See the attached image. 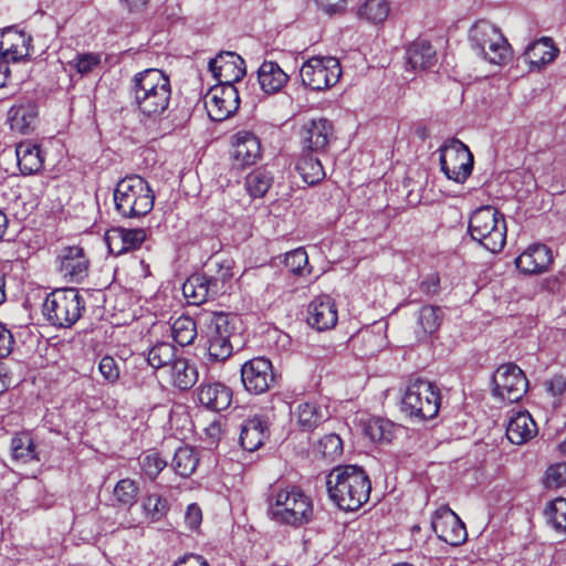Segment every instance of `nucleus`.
Masks as SVG:
<instances>
[{"label":"nucleus","instance_id":"20","mask_svg":"<svg viewBox=\"0 0 566 566\" xmlns=\"http://www.w3.org/2000/svg\"><path fill=\"white\" fill-rule=\"evenodd\" d=\"M32 38L22 31L8 29L2 33L0 54L2 61L19 62L30 55Z\"/></svg>","mask_w":566,"mask_h":566},{"label":"nucleus","instance_id":"46","mask_svg":"<svg viewBox=\"0 0 566 566\" xmlns=\"http://www.w3.org/2000/svg\"><path fill=\"white\" fill-rule=\"evenodd\" d=\"M207 338V358L210 363H224L233 353V346L227 338Z\"/></svg>","mask_w":566,"mask_h":566},{"label":"nucleus","instance_id":"9","mask_svg":"<svg viewBox=\"0 0 566 566\" xmlns=\"http://www.w3.org/2000/svg\"><path fill=\"white\" fill-rule=\"evenodd\" d=\"M340 75L339 61L333 56H313L305 61L300 69L303 85L314 91L334 86Z\"/></svg>","mask_w":566,"mask_h":566},{"label":"nucleus","instance_id":"36","mask_svg":"<svg viewBox=\"0 0 566 566\" xmlns=\"http://www.w3.org/2000/svg\"><path fill=\"white\" fill-rule=\"evenodd\" d=\"M296 170L303 181L311 186L318 184L326 176L321 160L311 154H305L298 159Z\"/></svg>","mask_w":566,"mask_h":566},{"label":"nucleus","instance_id":"41","mask_svg":"<svg viewBox=\"0 0 566 566\" xmlns=\"http://www.w3.org/2000/svg\"><path fill=\"white\" fill-rule=\"evenodd\" d=\"M272 182V175L265 169L259 168L247 176L245 188L251 197L262 198L269 191Z\"/></svg>","mask_w":566,"mask_h":566},{"label":"nucleus","instance_id":"61","mask_svg":"<svg viewBox=\"0 0 566 566\" xmlns=\"http://www.w3.org/2000/svg\"><path fill=\"white\" fill-rule=\"evenodd\" d=\"M316 3L327 13L344 10L348 0H315Z\"/></svg>","mask_w":566,"mask_h":566},{"label":"nucleus","instance_id":"34","mask_svg":"<svg viewBox=\"0 0 566 566\" xmlns=\"http://www.w3.org/2000/svg\"><path fill=\"white\" fill-rule=\"evenodd\" d=\"M10 450L12 458L22 463L39 460L36 446L30 432L22 431L13 436L10 442Z\"/></svg>","mask_w":566,"mask_h":566},{"label":"nucleus","instance_id":"24","mask_svg":"<svg viewBox=\"0 0 566 566\" xmlns=\"http://www.w3.org/2000/svg\"><path fill=\"white\" fill-rule=\"evenodd\" d=\"M268 437V422L262 417L254 416L242 423L239 441L244 450L253 452L264 443Z\"/></svg>","mask_w":566,"mask_h":566},{"label":"nucleus","instance_id":"40","mask_svg":"<svg viewBox=\"0 0 566 566\" xmlns=\"http://www.w3.org/2000/svg\"><path fill=\"white\" fill-rule=\"evenodd\" d=\"M442 322V310L439 306H422L418 315V324L421 327L419 338L427 337L437 332Z\"/></svg>","mask_w":566,"mask_h":566},{"label":"nucleus","instance_id":"12","mask_svg":"<svg viewBox=\"0 0 566 566\" xmlns=\"http://www.w3.org/2000/svg\"><path fill=\"white\" fill-rule=\"evenodd\" d=\"M240 373L244 389L252 395L266 392L276 380L271 360L262 356L245 361Z\"/></svg>","mask_w":566,"mask_h":566},{"label":"nucleus","instance_id":"26","mask_svg":"<svg viewBox=\"0 0 566 566\" xmlns=\"http://www.w3.org/2000/svg\"><path fill=\"white\" fill-rule=\"evenodd\" d=\"M537 426L527 411H520L512 416L506 426V437L513 443L521 446L534 438Z\"/></svg>","mask_w":566,"mask_h":566},{"label":"nucleus","instance_id":"56","mask_svg":"<svg viewBox=\"0 0 566 566\" xmlns=\"http://www.w3.org/2000/svg\"><path fill=\"white\" fill-rule=\"evenodd\" d=\"M222 437V426L220 421H212L203 429L202 441L209 447H216Z\"/></svg>","mask_w":566,"mask_h":566},{"label":"nucleus","instance_id":"53","mask_svg":"<svg viewBox=\"0 0 566 566\" xmlns=\"http://www.w3.org/2000/svg\"><path fill=\"white\" fill-rule=\"evenodd\" d=\"M545 484L549 489H557L566 484V462L553 464L546 470Z\"/></svg>","mask_w":566,"mask_h":566},{"label":"nucleus","instance_id":"32","mask_svg":"<svg viewBox=\"0 0 566 566\" xmlns=\"http://www.w3.org/2000/svg\"><path fill=\"white\" fill-rule=\"evenodd\" d=\"M18 166L23 175H33L43 168V155L40 147L30 142L20 143L15 148Z\"/></svg>","mask_w":566,"mask_h":566},{"label":"nucleus","instance_id":"57","mask_svg":"<svg viewBox=\"0 0 566 566\" xmlns=\"http://www.w3.org/2000/svg\"><path fill=\"white\" fill-rule=\"evenodd\" d=\"M202 521V512L196 503L189 504L185 514V522L190 530H197Z\"/></svg>","mask_w":566,"mask_h":566},{"label":"nucleus","instance_id":"43","mask_svg":"<svg viewBox=\"0 0 566 566\" xmlns=\"http://www.w3.org/2000/svg\"><path fill=\"white\" fill-rule=\"evenodd\" d=\"M175 356V346L169 343L163 342L157 343L149 349L147 361L153 368L159 369L166 366L170 367L171 364L177 359Z\"/></svg>","mask_w":566,"mask_h":566},{"label":"nucleus","instance_id":"2","mask_svg":"<svg viewBox=\"0 0 566 566\" xmlns=\"http://www.w3.org/2000/svg\"><path fill=\"white\" fill-rule=\"evenodd\" d=\"M329 499L343 511H356L370 495L371 483L358 465H338L326 478Z\"/></svg>","mask_w":566,"mask_h":566},{"label":"nucleus","instance_id":"37","mask_svg":"<svg viewBox=\"0 0 566 566\" xmlns=\"http://www.w3.org/2000/svg\"><path fill=\"white\" fill-rule=\"evenodd\" d=\"M198 463L199 457L196 450L191 447L185 446L176 450L171 461V468L178 475L188 478L195 472Z\"/></svg>","mask_w":566,"mask_h":566},{"label":"nucleus","instance_id":"62","mask_svg":"<svg viewBox=\"0 0 566 566\" xmlns=\"http://www.w3.org/2000/svg\"><path fill=\"white\" fill-rule=\"evenodd\" d=\"M120 4L133 14L142 13L147 9L149 0H119Z\"/></svg>","mask_w":566,"mask_h":566},{"label":"nucleus","instance_id":"27","mask_svg":"<svg viewBox=\"0 0 566 566\" xmlns=\"http://www.w3.org/2000/svg\"><path fill=\"white\" fill-rule=\"evenodd\" d=\"M211 285V281L206 279L203 273H197L184 283L182 293L189 303L199 305L218 296Z\"/></svg>","mask_w":566,"mask_h":566},{"label":"nucleus","instance_id":"14","mask_svg":"<svg viewBox=\"0 0 566 566\" xmlns=\"http://www.w3.org/2000/svg\"><path fill=\"white\" fill-rule=\"evenodd\" d=\"M60 274L72 283H81L88 274L90 261L80 245L62 247L56 256Z\"/></svg>","mask_w":566,"mask_h":566},{"label":"nucleus","instance_id":"7","mask_svg":"<svg viewBox=\"0 0 566 566\" xmlns=\"http://www.w3.org/2000/svg\"><path fill=\"white\" fill-rule=\"evenodd\" d=\"M85 311L84 297L76 289H57L51 292L43 303L45 318L56 327L73 326Z\"/></svg>","mask_w":566,"mask_h":566},{"label":"nucleus","instance_id":"8","mask_svg":"<svg viewBox=\"0 0 566 566\" xmlns=\"http://www.w3.org/2000/svg\"><path fill=\"white\" fill-rule=\"evenodd\" d=\"M440 391L438 387L423 379H417L405 390L401 409L409 417L420 421L434 418L440 409Z\"/></svg>","mask_w":566,"mask_h":566},{"label":"nucleus","instance_id":"19","mask_svg":"<svg viewBox=\"0 0 566 566\" xmlns=\"http://www.w3.org/2000/svg\"><path fill=\"white\" fill-rule=\"evenodd\" d=\"M432 521V527L443 542L458 546L467 539V530L463 522L450 509L446 507L437 512Z\"/></svg>","mask_w":566,"mask_h":566},{"label":"nucleus","instance_id":"16","mask_svg":"<svg viewBox=\"0 0 566 566\" xmlns=\"http://www.w3.org/2000/svg\"><path fill=\"white\" fill-rule=\"evenodd\" d=\"M217 85H234L245 74L244 60L234 52H221L209 61Z\"/></svg>","mask_w":566,"mask_h":566},{"label":"nucleus","instance_id":"38","mask_svg":"<svg viewBox=\"0 0 566 566\" xmlns=\"http://www.w3.org/2000/svg\"><path fill=\"white\" fill-rule=\"evenodd\" d=\"M547 524L557 533L566 534V499L556 497L544 511Z\"/></svg>","mask_w":566,"mask_h":566},{"label":"nucleus","instance_id":"3","mask_svg":"<svg viewBox=\"0 0 566 566\" xmlns=\"http://www.w3.org/2000/svg\"><path fill=\"white\" fill-rule=\"evenodd\" d=\"M268 513L276 523L300 527L312 521L313 501L298 486L274 488L268 497Z\"/></svg>","mask_w":566,"mask_h":566},{"label":"nucleus","instance_id":"39","mask_svg":"<svg viewBox=\"0 0 566 566\" xmlns=\"http://www.w3.org/2000/svg\"><path fill=\"white\" fill-rule=\"evenodd\" d=\"M171 335L180 346L190 345L197 337V325L190 316H179L171 325Z\"/></svg>","mask_w":566,"mask_h":566},{"label":"nucleus","instance_id":"47","mask_svg":"<svg viewBox=\"0 0 566 566\" xmlns=\"http://www.w3.org/2000/svg\"><path fill=\"white\" fill-rule=\"evenodd\" d=\"M143 509L147 518L151 522H157L167 514L169 505L161 495L149 494L143 502Z\"/></svg>","mask_w":566,"mask_h":566},{"label":"nucleus","instance_id":"60","mask_svg":"<svg viewBox=\"0 0 566 566\" xmlns=\"http://www.w3.org/2000/svg\"><path fill=\"white\" fill-rule=\"evenodd\" d=\"M439 284V276L436 274H431L420 283V290L427 295H433L438 293Z\"/></svg>","mask_w":566,"mask_h":566},{"label":"nucleus","instance_id":"17","mask_svg":"<svg viewBox=\"0 0 566 566\" xmlns=\"http://www.w3.org/2000/svg\"><path fill=\"white\" fill-rule=\"evenodd\" d=\"M337 321V306L331 296H316L308 304L306 322L312 328L318 332L328 331L335 327Z\"/></svg>","mask_w":566,"mask_h":566},{"label":"nucleus","instance_id":"25","mask_svg":"<svg viewBox=\"0 0 566 566\" xmlns=\"http://www.w3.org/2000/svg\"><path fill=\"white\" fill-rule=\"evenodd\" d=\"M437 62V52L431 43L423 39L411 42L406 50V63L412 71L430 69Z\"/></svg>","mask_w":566,"mask_h":566},{"label":"nucleus","instance_id":"11","mask_svg":"<svg viewBox=\"0 0 566 566\" xmlns=\"http://www.w3.org/2000/svg\"><path fill=\"white\" fill-rule=\"evenodd\" d=\"M493 395L503 401L517 402L528 389L524 371L515 364L501 365L493 375Z\"/></svg>","mask_w":566,"mask_h":566},{"label":"nucleus","instance_id":"29","mask_svg":"<svg viewBox=\"0 0 566 566\" xmlns=\"http://www.w3.org/2000/svg\"><path fill=\"white\" fill-rule=\"evenodd\" d=\"M558 49L549 38H542L528 44L525 49L524 57L531 66L541 69L553 62L557 56Z\"/></svg>","mask_w":566,"mask_h":566},{"label":"nucleus","instance_id":"52","mask_svg":"<svg viewBox=\"0 0 566 566\" xmlns=\"http://www.w3.org/2000/svg\"><path fill=\"white\" fill-rule=\"evenodd\" d=\"M139 463L144 474H146L149 479L157 478L158 474L167 465L166 460L161 459L155 451H148L144 453L139 459Z\"/></svg>","mask_w":566,"mask_h":566},{"label":"nucleus","instance_id":"50","mask_svg":"<svg viewBox=\"0 0 566 566\" xmlns=\"http://www.w3.org/2000/svg\"><path fill=\"white\" fill-rule=\"evenodd\" d=\"M101 61L102 55L99 53H78L69 62V66L71 70L74 69L78 74L86 75L98 67Z\"/></svg>","mask_w":566,"mask_h":566},{"label":"nucleus","instance_id":"22","mask_svg":"<svg viewBox=\"0 0 566 566\" xmlns=\"http://www.w3.org/2000/svg\"><path fill=\"white\" fill-rule=\"evenodd\" d=\"M292 418L303 431H313L329 417L328 410L316 401H303L291 411Z\"/></svg>","mask_w":566,"mask_h":566},{"label":"nucleus","instance_id":"49","mask_svg":"<svg viewBox=\"0 0 566 566\" xmlns=\"http://www.w3.org/2000/svg\"><path fill=\"white\" fill-rule=\"evenodd\" d=\"M285 268L295 275H303L305 272L311 273L308 265V256L304 248L294 249L285 254Z\"/></svg>","mask_w":566,"mask_h":566},{"label":"nucleus","instance_id":"30","mask_svg":"<svg viewBox=\"0 0 566 566\" xmlns=\"http://www.w3.org/2000/svg\"><path fill=\"white\" fill-rule=\"evenodd\" d=\"M38 109L33 103L13 105L8 112L10 128L20 134H28L34 128Z\"/></svg>","mask_w":566,"mask_h":566},{"label":"nucleus","instance_id":"21","mask_svg":"<svg viewBox=\"0 0 566 566\" xmlns=\"http://www.w3.org/2000/svg\"><path fill=\"white\" fill-rule=\"evenodd\" d=\"M552 261L549 248L545 244H533L516 258L515 265L525 274H536L546 271Z\"/></svg>","mask_w":566,"mask_h":566},{"label":"nucleus","instance_id":"44","mask_svg":"<svg viewBox=\"0 0 566 566\" xmlns=\"http://www.w3.org/2000/svg\"><path fill=\"white\" fill-rule=\"evenodd\" d=\"M146 239V232L144 229H114L112 235L109 237L111 241L119 240L122 242V248L118 253L135 250L142 245V243Z\"/></svg>","mask_w":566,"mask_h":566},{"label":"nucleus","instance_id":"5","mask_svg":"<svg viewBox=\"0 0 566 566\" xmlns=\"http://www.w3.org/2000/svg\"><path fill=\"white\" fill-rule=\"evenodd\" d=\"M469 234L473 241L492 253H499L506 242L504 216L492 206L473 211L469 220Z\"/></svg>","mask_w":566,"mask_h":566},{"label":"nucleus","instance_id":"51","mask_svg":"<svg viewBox=\"0 0 566 566\" xmlns=\"http://www.w3.org/2000/svg\"><path fill=\"white\" fill-rule=\"evenodd\" d=\"M318 451L331 461L336 460L343 453V441L336 433L324 436L318 442Z\"/></svg>","mask_w":566,"mask_h":566},{"label":"nucleus","instance_id":"10","mask_svg":"<svg viewBox=\"0 0 566 566\" xmlns=\"http://www.w3.org/2000/svg\"><path fill=\"white\" fill-rule=\"evenodd\" d=\"M440 166L450 180L463 184L472 172L473 155L459 139H451L440 148Z\"/></svg>","mask_w":566,"mask_h":566},{"label":"nucleus","instance_id":"35","mask_svg":"<svg viewBox=\"0 0 566 566\" xmlns=\"http://www.w3.org/2000/svg\"><path fill=\"white\" fill-rule=\"evenodd\" d=\"M170 377L175 387L188 390L198 380L197 367L185 358H177L170 366Z\"/></svg>","mask_w":566,"mask_h":566},{"label":"nucleus","instance_id":"31","mask_svg":"<svg viewBox=\"0 0 566 566\" xmlns=\"http://www.w3.org/2000/svg\"><path fill=\"white\" fill-rule=\"evenodd\" d=\"M233 261L231 259L213 258L207 264L206 279L211 281V286L218 295L226 293V285L233 276Z\"/></svg>","mask_w":566,"mask_h":566},{"label":"nucleus","instance_id":"28","mask_svg":"<svg viewBox=\"0 0 566 566\" xmlns=\"http://www.w3.org/2000/svg\"><path fill=\"white\" fill-rule=\"evenodd\" d=\"M258 80L261 88L273 94L281 91L289 81V75L280 67L276 62L264 61L258 71Z\"/></svg>","mask_w":566,"mask_h":566},{"label":"nucleus","instance_id":"13","mask_svg":"<svg viewBox=\"0 0 566 566\" xmlns=\"http://www.w3.org/2000/svg\"><path fill=\"white\" fill-rule=\"evenodd\" d=\"M239 92L234 85H214L205 97L209 117L214 122L229 118L239 107Z\"/></svg>","mask_w":566,"mask_h":566},{"label":"nucleus","instance_id":"1","mask_svg":"<svg viewBox=\"0 0 566 566\" xmlns=\"http://www.w3.org/2000/svg\"><path fill=\"white\" fill-rule=\"evenodd\" d=\"M129 93L138 122L148 129L155 128L169 108L171 99L169 76L158 69L138 72L132 80Z\"/></svg>","mask_w":566,"mask_h":566},{"label":"nucleus","instance_id":"42","mask_svg":"<svg viewBox=\"0 0 566 566\" xmlns=\"http://www.w3.org/2000/svg\"><path fill=\"white\" fill-rule=\"evenodd\" d=\"M365 433L375 442H390L395 437V424L387 419L373 418L366 423Z\"/></svg>","mask_w":566,"mask_h":566},{"label":"nucleus","instance_id":"59","mask_svg":"<svg viewBox=\"0 0 566 566\" xmlns=\"http://www.w3.org/2000/svg\"><path fill=\"white\" fill-rule=\"evenodd\" d=\"M174 566H209V564L202 556L191 553L180 557Z\"/></svg>","mask_w":566,"mask_h":566},{"label":"nucleus","instance_id":"55","mask_svg":"<svg viewBox=\"0 0 566 566\" xmlns=\"http://www.w3.org/2000/svg\"><path fill=\"white\" fill-rule=\"evenodd\" d=\"M98 369L105 381L115 384L119 378V368L115 359L111 356H104L99 364Z\"/></svg>","mask_w":566,"mask_h":566},{"label":"nucleus","instance_id":"6","mask_svg":"<svg viewBox=\"0 0 566 566\" xmlns=\"http://www.w3.org/2000/svg\"><path fill=\"white\" fill-rule=\"evenodd\" d=\"M472 50L491 64L502 65L511 59V46L501 30L488 20H478L469 30Z\"/></svg>","mask_w":566,"mask_h":566},{"label":"nucleus","instance_id":"23","mask_svg":"<svg viewBox=\"0 0 566 566\" xmlns=\"http://www.w3.org/2000/svg\"><path fill=\"white\" fill-rule=\"evenodd\" d=\"M199 402L212 411L226 410L232 400V391L221 382L203 384L197 390Z\"/></svg>","mask_w":566,"mask_h":566},{"label":"nucleus","instance_id":"63","mask_svg":"<svg viewBox=\"0 0 566 566\" xmlns=\"http://www.w3.org/2000/svg\"><path fill=\"white\" fill-rule=\"evenodd\" d=\"M11 384V376L4 366L0 365V395L3 394Z\"/></svg>","mask_w":566,"mask_h":566},{"label":"nucleus","instance_id":"15","mask_svg":"<svg viewBox=\"0 0 566 566\" xmlns=\"http://www.w3.org/2000/svg\"><path fill=\"white\" fill-rule=\"evenodd\" d=\"M298 137L303 150L322 153L333 137L332 123L326 118L306 120L298 130Z\"/></svg>","mask_w":566,"mask_h":566},{"label":"nucleus","instance_id":"33","mask_svg":"<svg viewBox=\"0 0 566 566\" xmlns=\"http://www.w3.org/2000/svg\"><path fill=\"white\" fill-rule=\"evenodd\" d=\"M206 326V337L230 339L235 329V317L223 313L214 312L202 316Z\"/></svg>","mask_w":566,"mask_h":566},{"label":"nucleus","instance_id":"58","mask_svg":"<svg viewBox=\"0 0 566 566\" xmlns=\"http://www.w3.org/2000/svg\"><path fill=\"white\" fill-rule=\"evenodd\" d=\"M13 343L14 339L11 332L0 324V358H4L11 353Z\"/></svg>","mask_w":566,"mask_h":566},{"label":"nucleus","instance_id":"64","mask_svg":"<svg viewBox=\"0 0 566 566\" xmlns=\"http://www.w3.org/2000/svg\"><path fill=\"white\" fill-rule=\"evenodd\" d=\"M10 75L8 63L0 61V88L7 85V81Z\"/></svg>","mask_w":566,"mask_h":566},{"label":"nucleus","instance_id":"48","mask_svg":"<svg viewBox=\"0 0 566 566\" xmlns=\"http://www.w3.org/2000/svg\"><path fill=\"white\" fill-rule=\"evenodd\" d=\"M139 488L134 480L123 479L114 488V497L120 505L132 506L138 495Z\"/></svg>","mask_w":566,"mask_h":566},{"label":"nucleus","instance_id":"54","mask_svg":"<svg viewBox=\"0 0 566 566\" xmlns=\"http://www.w3.org/2000/svg\"><path fill=\"white\" fill-rule=\"evenodd\" d=\"M547 392L553 397V406L557 407L566 397V379L556 375L547 381Z\"/></svg>","mask_w":566,"mask_h":566},{"label":"nucleus","instance_id":"4","mask_svg":"<svg viewBox=\"0 0 566 566\" xmlns=\"http://www.w3.org/2000/svg\"><path fill=\"white\" fill-rule=\"evenodd\" d=\"M116 211L124 218H140L148 214L155 203V193L148 181L138 175L120 179L114 190Z\"/></svg>","mask_w":566,"mask_h":566},{"label":"nucleus","instance_id":"18","mask_svg":"<svg viewBox=\"0 0 566 566\" xmlns=\"http://www.w3.org/2000/svg\"><path fill=\"white\" fill-rule=\"evenodd\" d=\"M233 165L238 168L254 165L261 158L260 139L251 132L240 130L231 137Z\"/></svg>","mask_w":566,"mask_h":566},{"label":"nucleus","instance_id":"45","mask_svg":"<svg viewBox=\"0 0 566 566\" xmlns=\"http://www.w3.org/2000/svg\"><path fill=\"white\" fill-rule=\"evenodd\" d=\"M390 11L387 0H367L359 9V15L367 21L378 24L382 23Z\"/></svg>","mask_w":566,"mask_h":566}]
</instances>
